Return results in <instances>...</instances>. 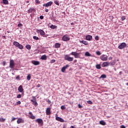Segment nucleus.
<instances>
[{
	"instance_id": "f257e3e1",
	"label": "nucleus",
	"mask_w": 128,
	"mask_h": 128,
	"mask_svg": "<svg viewBox=\"0 0 128 128\" xmlns=\"http://www.w3.org/2000/svg\"><path fill=\"white\" fill-rule=\"evenodd\" d=\"M14 46H15L16 48H20V50H22L24 48V46L22 44H20L18 42H13Z\"/></svg>"
},
{
	"instance_id": "a878e982",
	"label": "nucleus",
	"mask_w": 128,
	"mask_h": 128,
	"mask_svg": "<svg viewBox=\"0 0 128 128\" xmlns=\"http://www.w3.org/2000/svg\"><path fill=\"white\" fill-rule=\"evenodd\" d=\"M84 56H92V55L90 54L88 52H85Z\"/></svg>"
},
{
	"instance_id": "6ab92c4d",
	"label": "nucleus",
	"mask_w": 128,
	"mask_h": 128,
	"mask_svg": "<svg viewBox=\"0 0 128 128\" xmlns=\"http://www.w3.org/2000/svg\"><path fill=\"white\" fill-rule=\"evenodd\" d=\"M36 12V10L34 8H30L28 10V14H30L32 12Z\"/></svg>"
},
{
	"instance_id": "f03ea898",
	"label": "nucleus",
	"mask_w": 128,
	"mask_h": 128,
	"mask_svg": "<svg viewBox=\"0 0 128 128\" xmlns=\"http://www.w3.org/2000/svg\"><path fill=\"white\" fill-rule=\"evenodd\" d=\"M62 40H63V42H68V40H70V35L66 34L62 36Z\"/></svg>"
},
{
	"instance_id": "7ed1b4c3",
	"label": "nucleus",
	"mask_w": 128,
	"mask_h": 128,
	"mask_svg": "<svg viewBox=\"0 0 128 128\" xmlns=\"http://www.w3.org/2000/svg\"><path fill=\"white\" fill-rule=\"evenodd\" d=\"M64 58L65 60H68V62H72L74 60V58L70 57L68 54L64 56Z\"/></svg>"
},
{
	"instance_id": "09e8293b",
	"label": "nucleus",
	"mask_w": 128,
	"mask_h": 128,
	"mask_svg": "<svg viewBox=\"0 0 128 128\" xmlns=\"http://www.w3.org/2000/svg\"><path fill=\"white\" fill-rule=\"evenodd\" d=\"M65 108H66V106H61V109L62 110H64Z\"/></svg>"
},
{
	"instance_id": "052dcab7",
	"label": "nucleus",
	"mask_w": 128,
	"mask_h": 128,
	"mask_svg": "<svg viewBox=\"0 0 128 128\" xmlns=\"http://www.w3.org/2000/svg\"><path fill=\"white\" fill-rule=\"evenodd\" d=\"M44 38H48V34H46L44 36Z\"/></svg>"
},
{
	"instance_id": "0eeeda50",
	"label": "nucleus",
	"mask_w": 128,
	"mask_h": 128,
	"mask_svg": "<svg viewBox=\"0 0 128 128\" xmlns=\"http://www.w3.org/2000/svg\"><path fill=\"white\" fill-rule=\"evenodd\" d=\"M10 68H14V61L13 60H10Z\"/></svg>"
},
{
	"instance_id": "39448f33",
	"label": "nucleus",
	"mask_w": 128,
	"mask_h": 128,
	"mask_svg": "<svg viewBox=\"0 0 128 128\" xmlns=\"http://www.w3.org/2000/svg\"><path fill=\"white\" fill-rule=\"evenodd\" d=\"M108 56L106 54H102L100 56V59L102 60V62H106L108 60Z\"/></svg>"
},
{
	"instance_id": "ddd939ff",
	"label": "nucleus",
	"mask_w": 128,
	"mask_h": 128,
	"mask_svg": "<svg viewBox=\"0 0 128 128\" xmlns=\"http://www.w3.org/2000/svg\"><path fill=\"white\" fill-rule=\"evenodd\" d=\"M86 40H92V36L90 35H88L86 37Z\"/></svg>"
},
{
	"instance_id": "5fc2aeb1",
	"label": "nucleus",
	"mask_w": 128,
	"mask_h": 128,
	"mask_svg": "<svg viewBox=\"0 0 128 128\" xmlns=\"http://www.w3.org/2000/svg\"><path fill=\"white\" fill-rule=\"evenodd\" d=\"M108 60H112V57H110L108 58Z\"/></svg>"
},
{
	"instance_id": "393cba45",
	"label": "nucleus",
	"mask_w": 128,
	"mask_h": 128,
	"mask_svg": "<svg viewBox=\"0 0 128 128\" xmlns=\"http://www.w3.org/2000/svg\"><path fill=\"white\" fill-rule=\"evenodd\" d=\"M26 48L27 50H30L32 48V46H30V44L26 45Z\"/></svg>"
},
{
	"instance_id": "680f3d73",
	"label": "nucleus",
	"mask_w": 128,
	"mask_h": 128,
	"mask_svg": "<svg viewBox=\"0 0 128 128\" xmlns=\"http://www.w3.org/2000/svg\"><path fill=\"white\" fill-rule=\"evenodd\" d=\"M0 12H1V11L0 10Z\"/></svg>"
},
{
	"instance_id": "cd10ccee",
	"label": "nucleus",
	"mask_w": 128,
	"mask_h": 128,
	"mask_svg": "<svg viewBox=\"0 0 128 128\" xmlns=\"http://www.w3.org/2000/svg\"><path fill=\"white\" fill-rule=\"evenodd\" d=\"M3 4H8V0H3Z\"/></svg>"
},
{
	"instance_id": "de8ad7c7",
	"label": "nucleus",
	"mask_w": 128,
	"mask_h": 128,
	"mask_svg": "<svg viewBox=\"0 0 128 128\" xmlns=\"http://www.w3.org/2000/svg\"><path fill=\"white\" fill-rule=\"evenodd\" d=\"M16 80H20V76H18L16 77Z\"/></svg>"
},
{
	"instance_id": "e433bc0d",
	"label": "nucleus",
	"mask_w": 128,
	"mask_h": 128,
	"mask_svg": "<svg viewBox=\"0 0 128 128\" xmlns=\"http://www.w3.org/2000/svg\"><path fill=\"white\" fill-rule=\"evenodd\" d=\"M30 74H28V76H27V80H30Z\"/></svg>"
},
{
	"instance_id": "20e7f679",
	"label": "nucleus",
	"mask_w": 128,
	"mask_h": 128,
	"mask_svg": "<svg viewBox=\"0 0 128 128\" xmlns=\"http://www.w3.org/2000/svg\"><path fill=\"white\" fill-rule=\"evenodd\" d=\"M32 98L33 100H31V102H32V104L34 106H38V102H36V96H32Z\"/></svg>"
},
{
	"instance_id": "37998d69",
	"label": "nucleus",
	"mask_w": 128,
	"mask_h": 128,
	"mask_svg": "<svg viewBox=\"0 0 128 128\" xmlns=\"http://www.w3.org/2000/svg\"><path fill=\"white\" fill-rule=\"evenodd\" d=\"M35 2L36 4H40V2L38 0H35Z\"/></svg>"
},
{
	"instance_id": "a19ab883",
	"label": "nucleus",
	"mask_w": 128,
	"mask_h": 128,
	"mask_svg": "<svg viewBox=\"0 0 128 128\" xmlns=\"http://www.w3.org/2000/svg\"><path fill=\"white\" fill-rule=\"evenodd\" d=\"M17 98H22V94H19L17 96Z\"/></svg>"
},
{
	"instance_id": "b1692460",
	"label": "nucleus",
	"mask_w": 128,
	"mask_h": 128,
	"mask_svg": "<svg viewBox=\"0 0 128 128\" xmlns=\"http://www.w3.org/2000/svg\"><path fill=\"white\" fill-rule=\"evenodd\" d=\"M100 124L102 126H106V122L103 120L100 121Z\"/></svg>"
},
{
	"instance_id": "412c9836",
	"label": "nucleus",
	"mask_w": 128,
	"mask_h": 128,
	"mask_svg": "<svg viewBox=\"0 0 128 128\" xmlns=\"http://www.w3.org/2000/svg\"><path fill=\"white\" fill-rule=\"evenodd\" d=\"M55 48H60V44L56 43L54 45Z\"/></svg>"
},
{
	"instance_id": "9d476101",
	"label": "nucleus",
	"mask_w": 128,
	"mask_h": 128,
	"mask_svg": "<svg viewBox=\"0 0 128 128\" xmlns=\"http://www.w3.org/2000/svg\"><path fill=\"white\" fill-rule=\"evenodd\" d=\"M56 120H58V122H64V120L62 119V118L59 116H56Z\"/></svg>"
},
{
	"instance_id": "aec40b11",
	"label": "nucleus",
	"mask_w": 128,
	"mask_h": 128,
	"mask_svg": "<svg viewBox=\"0 0 128 128\" xmlns=\"http://www.w3.org/2000/svg\"><path fill=\"white\" fill-rule=\"evenodd\" d=\"M40 59L42 60H48V56L46 55H42Z\"/></svg>"
},
{
	"instance_id": "4c0bfd02",
	"label": "nucleus",
	"mask_w": 128,
	"mask_h": 128,
	"mask_svg": "<svg viewBox=\"0 0 128 128\" xmlns=\"http://www.w3.org/2000/svg\"><path fill=\"white\" fill-rule=\"evenodd\" d=\"M124 20H126V16H122L121 18V20H122V22H124Z\"/></svg>"
},
{
	"instance_id": "a18cd8bd",
	"label": "nucleus",
	"mask_w": 128,
	"mask_h": 128,
	"mask_svg": "<svg viewBox=\"0 0 128 128\" xmlns=\"http://www.w3.org/2000/svg\"><path fill=\"white\" fill-rule=\"evenodd\" d=\"M18 28H21V26H22V24H18Z\"/></svg>"
},
{
	"instance_id": "864d4df0",
	"label": "nucleus",
	"mask_w": 128,
	"mask_h": 128,
	"mask_svg": "<svg viewBox=\"0 0 128 128\" xmlns=\"http://www.w3.org/2000/svg\"><path fill=\"white\" fill-rule=\"evenodd\" d=\"M16 120V118H12V122H14V120Z\"/></svg>"
},
{
	"instance_id": "f3484780",
	"label": "nucleus",
	"mask_w": 128,
	"mask_h": 128,
	"mask_svg": "<svg viewBox=\"0 0 128 128\" xmlns=\"http://www.w3.org/2000/svg\"><path fill=\"white\" fill-rule=\"evenodd\" d=\"M80 44H84V46H88V42L86 41V40H80Z\"/></svg>"
},
{
	"instance_id": "5701e85b",
	"label": "nucleus",
	"mask_w": 128,
	"mask_h": 128,
	"mask_svg": "<svg viewBox=\"0 0 128 128\" xmlns=\"http://www.w3.org/2000/svg\"><path fill=\"white\" fill-rule=\"evenodd\" d=\"M24 122V120H22V118H19L18 120H17V124H22Z\"/></svg>"
},
{
	"instance_id": "4be33fe9",
	"label": "nucleus",
	"mask_w": 128,
	"mask_h": 128,
	"mask_svg": "<svg viewBox=\"0 0 128 128\" xmlns=\"http://www.w3.org/2000/svg\"><path fill=\"white\" fill-rule=\"evenodd\" d=\"M29 114L30 115V118H32V120L36 119V116H34V114H32V112H30Z\"/></svg>"
},
{
	"instance_id": "ea45409f",
	"label": "nucleus",
	"mask_w": 128,
	"mask_h": 128,
	"mask_svg": "<svg viewBox=\"0 0 128 128\" xmlns=\"http://www.w3.org/2000/svg\"><path fill=\"white\" fill-rule=\"evenodd\" d=\"M54 62H56V60H50V64H54Z\"/></svg>"
},
{
	"instance_id": "7c9ffc66",
	"label": "nucleus",
	"mask_w": 128,
	"mask_h": 128,
	"mask_svg": "<svg viewBox=\"0 0 128 128\" xmlns=\"http://www.w3.org/2000/svg\"><path fill=\"white\" fill-rule=\"evenodd\" d=\"M74 58H78V56H80V54L78 53V52H77V53L76 54L74 55Z\"/></svg>"
},
{
	"instance_id": "bb28decb",
	"label": "nucleus",
	"mask_w": 128,
	"mask_h": 128,
	"mask_svg": "<svg viewBox=\"0 0 128 128\" xmlns=\"http://www.w3.org/2000/svg\"><path fill=\"white\" fill-rule=\"evenodd\" d=\"M96 67V68H97V70H100V68H102V67L100 66V64H97Z\"/></svg>"
},
{
	"instance_id": "6e6552de",
	"label": "nucleus",
	"mask_w": 128,
	"mask_h": 128,
	"mask_svg": "<svg viewBox=\"0 0 128 128\" xmlns=\"http://www.w3.org/2000/svg\"><path fill=\"white\" fill-rule=\"evenodd\" d=\"M37 32L40 34V36H46V32L42 30H38Z\"/></svg>"
},
{
	"instance_id": "4d7b16f0",
	"label": "nucleus",
	"mask_w": 128,
	"mask_h": 128,
	"mask_svg": "<svg viewBox=\"0 0 128 128\" xmlns=\"http://www.w3.org/2000/svg\"><path fill=\"white\" fill-rule=\"evenodd\" d=\"M45 12H48V9H46V10H45Z\"/></svg>"
},
{
	"instance_id": "c756f323",
	"label": "nucleus",
	"mask_w": 128,
	"mask_h": 128,
	"mask_svg": "<svg viewBox=\"0 0 128 128\" xmlns=\"http://www.w3.org/2000/svg\"><path fill=\"white\" fill-rule=\"evenodd\" d=\"M106 78V74H102L100 77V78Z\"/></svg>"
},
{
	"instance_id": "2eb2a0df",
	"label": "nucleus",
	"mask_w": 128,
	"mask_h": 128,
	"mask_svg": "<svg viewBox=\"0 0 128 128\" xmlns=\"http://www.w3.org/2000/svg\"><path fill=\"white\" fill-rule=\"evenodd\" d=\"M110 65V63L108 62H104L102 64V68H106V66H108Z\"/></svg>"
},
{
	"instance_id": "c9c22d12",
	"label": "nucleus",
	"mask_w": 128,
	"mask_h": 128,
	"mask_svg": "<svg viewBox=\"0 0 128 128\" xmlns=\"http://www.w3.org/2000/svg\"><path fill=\"white\" fill-rule=\"evenodd\" d=\"M96 54H97V56H100V54H102V53L100 51H97L96 52Z\"/></svg>"
},
{
	"instance_id": "bf43d9fd",
	"label": "nucleus",
	"mask_w": 128,
	"mask_h": 128,
	"mask_svg": "<svg viewBox=\"0 0 128 128\" xmlns=\"http://www.w3.org/2000/svg\"><path fill=\"white\" fill-rule=\"evenodd\" d=\"M70 128H76V127H74V126H71L70 127Z\"/></svg>"
},
{
	"instance_id": "49530a36",
	"label": "nucleus",
	"mask_w": 128,
	"mask_h": 128,
	"mask_svg": "<svg viewBox=\"0 0 128 128\" xmlns=\"http://www.w3.org/2000/svg\"><path fill=\"white\" fill-rule=\"evenodd\" d=\"M94 39L96 40H99L98 36H95Z\"/></svg>"
},
{
	"instance_id": "f704fd0d",
	"label": "nucleus",
	"mask_w": 128,
	"mask_h": 128,
	"mask_svg": "<svg viewBox=\"0 0 128 128\" xmlns=\"http://www.w3.org/2000/svg\"><path fill=\"white\" fill-rule=\"evenodd\" d=\"M76 53H77V52H71L70 54H71V56H76Z\"/></svg>"
},
{
	"instance_id": "6e6d98bb",
	"label": "nucleus",
	"mask_w": 128,
	"mask_h": 128,
	"mask_svg": "<svg viewBox=\"0 0 128 128\" xmlns=\"http://www.w3.org/2000/svg\"><path fill=\"white\" fill-rule=\"evenodd\" d=\"M120 128H126V126H124V125H122V126H121Z\"/></svg>"
},
{
	"instance_id": "423d86ee",
	"label": "nucleus",
	"mask_w": 128,
	"mask_h": 128,
	"mask_svg": "<svg viewBox=\"0 0 128 128\" xmlns=\"http://www.w3.org/2000/svg\"><path fill=\"white\" fill-rule=\"evenodd\" d=\"M126 48V42L121 43L118 46V48H119V50H122V48Z\"/></svg>"
},
{
	"instance_id": "58836bf2",
	"label": "nucleus",
	"mask_w": 128,
	"mask_h": 128,
	"mask_svg": "<svg viewBox=\"0 0 128 128\" xmlns=\"http://www.w3.org/2000/svg\"><path fill=\"white\" fill-rule=\"evenodd\" d=\"M22 104V102H20V101H18L16 103L15 106H18V104Z\"/></svg>"
},
{
	"instance_id": "9b49d317",
	"label": "nucleus",
	"mask_w": 128,
	"mask_h": 128,
	"mask_svg": "<svg viewBox=\"0 0 128 128\" xmlns=\"http://www.w3.org/2000/svg\"><path fill=\"white\" fill-rule=\"evenodd\" d=\"M52 4V2L50 1V2H47L46 4H44L43 6L48 8V6H50Z\"/></svg>"
},
{
	"instance_id": "3c124183",
	"label": "nucleus",
	"mask_w": 128,
	"mask_h": 128,
	"mask_svg": "<svg viewBox=\"0 0 128 128\" xmlns=\"http://www.w3.org/2000/svg\"><path fill=\"white\" fill-rule=\"evenodd\" d=\"M40 20H44V16H40Z\"/></svg>"
},
{
	"instance_id": "79ce46f5",
	"label": "nucleus",
	"mask_w": 128,
	"mask_h": 128,
	"mask_svg": "<svg viewBox=\"0 0 128 128\" xmlns=\"http://www.w3.org/2000/svg\"><path fill=\"white\" fill-rule=\"evenodd\" d=\"M88 104H92V100H88L87 102Z\"/></svg>"
},
{
	"instance_id": "13d9d810",
	"label": "nucleus",
	"mask_w": 128,
	"mask_h": 128,
	"mask_svg": "<svg viewBox=\"0 0 128 128\" xmlns=\"http://www.w3.org/2000/svg\"><path fill=\"white\" fill-rule=\"evenodd\" d=\"M37 87H38V88H40V84H38L37 85Z\"/></svg>"
},
{
	"instance_id": "c85d7f7f",
	"label": "nucleus",
	"mask_w": 128,
	"mask_h": 128,
	"mask_svg": "<svg viewBox=\"0 0 128 128\" xmlns=\"http://www.w3.org/2000/svg\"><path fill=\"white\" fill-rule=\"evenodd\" d=\"M0 122H6V118H0Z\"/></svg>"
},
{
	"instance_id": "72a5a7b5",
	"label": "nucleus",
	"mask_w": 128,
	"mask_h": 128,
	"mask_svg": "<svg viewBox=\"0 0 128 128\" xmlns=\"http://www.w3.org/2000/svg\"><path fill=\"white\" fill-rule=\"evenodd\" d=\"M33 38H34V40H39L38 37L36 36H34Z\"/></svg>"
},
{
	"instance_id": "4468645a",
	"label": "nucleus",
	"mask_w": 128,
	"mask_h": 128,
	"mask_svg": "<svg viewBox=\"0 0 128 128\" xmlns=\"http://www.w3.org/2000/svg\"><path fill=\"white\" fill-rule=\"evenodd\" d=\"M69 66L68 65H66V66H64V67L62 68L61 71L62 72H66V70L68 68Z\"/></svg>"
},
{
	"instance_id": "2f4dec72",
	"label": "nucleus",
	"mask_w": 128,
	"mask_h": 128,
	"mask_svg": "<svg viewBox=\"0 0 128 128\" xmlns=\"http://www.w3.org/2000/svg\"><path fill=\"white\" fill-rule=\"evenodd\" d=\"M50 28H52V30H54V28H56V26H54V25H52L50 26Z\"/></svg>"
},
{
	"instance_id": "603ef678",
	"label": "nucleus",
	"mask_w": 128,
	"mask_h": 128,
	"mask_svg": "<svg viewBox=\"0 0 128 128\" xmlns=\"http://www.w3.org/2000/svg\"><path fill=\"white\" fill-rule=\"evenodd\" d=\"M6 61H4V62H2L3 66H6Z\"/></svg>"
},
{
	"instance_id": "1a4fd4ad",
	"label": "nucleus",
	"mask_w": 128,
	"mask_h": 128,
	"mask_svg": "<svg viewBox=\"0 0 128 128\" xmlns=\"http://www.w3.org/2000/svg\"><path fill=\"white\" fill-rule=\"evenodd\" d=\"M36 122H38L40 124H41L42 126L44 124V121L42 118H38L36 120Z\"/></svg>"
},
{
	"instance_id": "8fccbe9b",
	"label": "nucleus",
	"mask_w": 128,
	"mask_h": 128,
	"mask_svg": "<svg viewBox=\"0 0 128 128\" xmlns=\"http://www.w3.org/2000/svg\"><path fill=\"white\" fill-rule=\"evenodd\" d=\"M78 106L79 108H82V105H80V104H78Z\"/></svg>"
},
{
	"instance_id": "473e14b6",
	"label": "nucleus",
	"mask_w": 128,
	"mask_h": 128,
	"mask_svg": "<svg viewBox=\"0 0 128 128\" xmlns=\"http://www.w3.org/2000/svg\"><path fill=\"white\" fill-rule=\"evenodd\" d=\"M55 4H56V6H60V2L58 0H55L54 2Z\"/></svg>"
},
{
	"instance_id": "c03bdc74",
	"label": "nucleus",
	"mask_w": 128,
	"mask_h": 128,
	"mask_svg": "<svg viewBox=\"0 0 128 128\" xmlns=\"http://www.w3.org/2000/svg\"><path fill=\"white\" fill-rule=\"evenodd\" d=\"M47 102H48V104H52V102H50V99H48Z\"/></svg>"
},
{
	"instance_id": "dca6fc26",
	"label": "nucleus",
	"mask_w": 128,
	"mask_h": 128,
	"mask_svg": "<svg viewBox=\"0 0 128 128\" xmlns=\"http://www.w3.org/2000/svg\"><path fill=\"white\" fill-rule=\"evenodd\" d=\"M32 64H34V66H38L40 64V62L36 61V60H32Z\"/></svg>"
},
{
	"instance_id": "a211bd4d",
	"label": "nucleus",
	"mask_w": 128,
	"mask_h": 128,
	"mask_svg": "<svg viewBox=\"0 0 128 128\" xmlns=\"http://www.w3.org/2000/svg\"><path fill=\"white\" fill-rule=\"evenodd\" d=\"M18 90L19 92H24V88H22V86L20 85L19 86L18 88Z\"/></svg>"
},
{
	"instance_id": "f8f14e48",
	"label": "nucleus",
	"mask_w": 128,
	"mask_h": 128,
	"mask_svg": "<svg viewBox=\"0 0 128 128\" xmlns=\"http://www.w3.org/2000/svg\"><path fill=\"white\" fill-rule=\"evenodd\" d=\"M50 110H52V108H48L46 109V116H50L52 114V112H50Z\"/></svg>"
}]
</instances>
